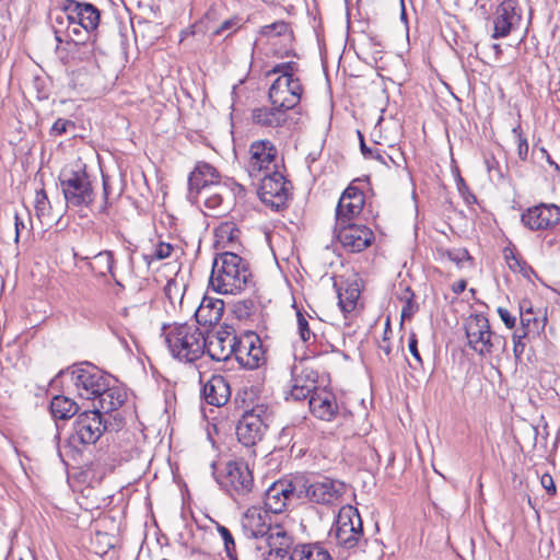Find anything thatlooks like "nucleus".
Segmentation results:
<instances>
[{"instance_id":"nucleus-1","label":"nucleus","mask_w":560,"mask_h":560,"mask_svg":"<svg viewBox=\"0 0 560 560\" xmlns=\"http://www.w3.org/2000/svg\"><path fill=\"white\" fill-rule=\"evenodd\" d=\"M209 283L221 294H240L254 288L249 262L232 252L218 254L212 264Z\"/></svg>"},{"instance_id":"nucleus-2","label":"nucleus","mask_w":560,"mask_h":560,"mask_svg":"<svg viewBox=\"0 0 560 560\" xmlns=\"http://www.w3.org/2000/svg\"><path fill=\"white\" fill-rule=\"evenodd\" d=\"M58 182L68 208H91L94 203L92 175L80 159L60 170Z\"/></svg>"},{"instance_id":"nucleus-3","label":"nucleus","mask_w":560,"mask_h":560,"mask_svg":"<svg viewBox=\"0 0 560 560\" xmlns=\"http://www.w3.org/2000/svg\"><path fill=\"white\" fill-rule=\"evenodd\" d=\"M165 343L173 358L180 362L192 363L205 353L203 331L192 324H173L163 326Z\"/></svg>"},{"instance_id":"nucleus-4","label":"nucleus","mask_w":560,"mask_h":560,"mask_svg":"<svg viewBox=\"0 0 560 560\" xmlns=\"http://www.w3.org/2000/svg\"><path fill=\"white\" fill-rule=\"evenodd\" d=\"M105 430L106 424L103 422L100 410H85L75 418L65 448L75 459L85 446L96 443Z\"/></svg>"},{"instance_id":"nucleus-5","label":"nucleus","mask_w":560,"mask_h":560,"mask_svg":"<svg viewBox=\"0 0 560 560\" xmlns=\"http://www.w3.org/2000/svg\"><path fill=\"white\" fill-rule=\"evenodd\" d=\"M67 373L71 376L77 395L82 399L92 401L107 388V381H110L108 374L89 362L73 364L66 370H61L56 377Z\"/></svg>"},{"instance_id":"nucleus-6","label":"nucleus","mask_w":560,"mask_h":560,"mask_svg":"<svg viewBox=\"0 0 560 560\" xmlns=\"http://www.w3.org/2000/svg\"><path fill=\"white\" fill-rule=\"evenodd\" d=\"M273 419L272 409L265 404H257L245 410L236 425L237 440L245 446L260 442Z\"/></svg>"},{"instance_id":"nucleus-7","label":"nucleus","mask_w":560,"mask_h":560,"mask_svg":"<svg viewBox=\"0 0 560 560\" xmlns=\"http://www.w3.org/2000/svg\"><path fill=\"white\" fill-rule=\"evenodd\" d=\"M215 480L235 501L247 498L254 489L253 472L242 459L228 462Z\"/></svg>"},{"instance_id":"nucleus-8","label":"nucleus","mask_w":560,"mask_h":560,"mask_svg":"<svg viewBox=\"0 0 560 560\" xmlns=\"http://www.w3.org/2000/svg\"><path fill=\"white\" fill-rule=\"evenodd\" d=\"M296 483L301 487L298 499L308 500L317 504H331L346 491L345 483L329 478L311 479L305 475H296Z\"/></svg>"},{"instance_id":"nucleus-9","label":"nucleus","mask_w":560,"mask_h":560,"mask_svg":"<svg viewBox=\"0 0 560 560\" xmlns=\"http://www.w3.org/2000/svg\"><path fill=\"white\" fill-rule=\"evenodd\" d=\"M468 346L479 355L491 354L502 341L501 336L491 331L488 318L482 314L470 316L465 327Z\"/></svg>"},{"instance_id":"nucleus-10","label":"nucleus","mask_w":560,"mask_h":560,"mask_svg":"<svg viewBox=\"0 0 560 560\" xmlns=\"http://www.w3.org/2000/svg\"><path fill=\"white\" fill-rule=\"evenodd\" d=\"M300 488L296 483V475H290L275 481L265 491V509L273 514L284 512L289 504L300 500L298 499Z\"/></svg>"},{"instance_id":"nucleus-11","label":"nucleus","mask_w":560,"mask_h":560,"mask_svg":"<svg viewBox=\"0 0 560 560\" xmlns=\"http://www.w3.org/2000/svg\"><path fill=\"white\" fill-rule=\"evenodd\" d=\"M334 530L338 545L346 549L354 548L363 536L362 520L358 510L352 505L342 506Z\"/></svg>"},{"instance_id":"nucleus-12","label":"nucleus","mask_w":560,"mask_h":560,"mask_svg":"<svg viewBox=\"0 0 560 560\" xmlns=\"http://www.w3.org/2000/svg\"><path fill=\"white\" fill-rule=\"evenodd\" d=\"M258 179L260 180L258 189L260 200L276 211L285 207L289 197L288 185L290 183L285 179L284 175L276 168L262 174Z\"/></svg>"},{"instance_id":"nucleus-13","label":"nucleus","mask_w":560,"mask_h":560,"mask_svg":"<svg viewBox=\"0 0 560 560\" xmlns=\"http://www.w3.org/2000/svg\"><path fill=\"white\" fill-rule=\"evenodd\" d=\"M248 175L260 178L262 174L278 168V150L270 140H256L249 145Z\"/></svg>"},{"instance_id":"nucleus-14","label":"nucleus","mask_w":560,"mask_h":560,"mask_svg":"<svg viewBox=\"0 0 560 560\" xmlns=\"http://www.w3.org/2000/svg\"><path fill=\"white\" fill-rule=\"evenodd\" d=\"M334 233L341 246L350 253H360L370 247L375 240L373 231L363 224H355L352 221L338 224L335 223Z\"/></svg>"},{"instance_id":"nucleus-15","label":"nucleus","mask_w":560,"mask_h":560,"mask_svg":"<svg viewBox=\"0 0 560 560\" xmlns=\"http://www.w3.org/2000/svg\"><path fill=\"white\" fill-rule=\"evenodd\" d=\"M521 221L530 231H547L560 223V208L553 203H540L527 208Z\"/></svg>"},{"instance_id":"nucleus-16","label":"nucleus","mask_w":560,"mask_h":560,"mask_svg":"<svg viewBox=\"0 0 560 560\" xmlns=\"http://www.w3.org/2000/svg\"><path fill=\"white\" fill-rule=\"evenodd\" d=\"M220 184L222 183L218 170L207 162H198L188 177L189 198L197 200L201 194L220 188Z\"/></svg>"},{"instance_id":"nucleus-17","label":"nucleus","mask_w":560,"mask_h":560,"mask_svg":"<svg viewBox=\"0 0 560 560\" xmlns=\"http://www.w3.org/2000/svg\"><path fill=\"white\" fill-rule=\"evenodd\" d=\"M522 20V9L517 0H503L494 12L493 38H503L517 28Z\"/></svg>"},{"instance_id":"nucleus-18","label":"nucleus","mask_w":560,"mask_h":560,"mask_svg":"<svg viewBox=\"0 0 560 560\" xmlns=\"http://www.w3.org/2000/svg\"><path fill=\"white\" fill-rule=\"evenodd\" d=\"M303 86L301 81H288L277 78L269 89V101L287 109L294 108L301 101Z\"/></svg>"},{"instance_id":"nucleus-19","label":"nucleus","mask_w":560,"mask_h":560,"mask_svg":"<svg viewBox=\"0 0 560 560\" xmlns=\"http://www.w3.org/2000/svg\"><path fill=\"white\" fill-rule=\"evenodd\" d=\"M238 337L228 330H220L206 338L207 353L214 361H229L232 357L236 359Z\"/></svg>"},{"instance_id":"nucleus-20","label":"nucleus","mask_w":560,"mask_h":560,"mask_svg":"<svg viewBox=\"0 0 560 560\" xmlns=\"http://www.w3.org/2000/svg\"><path fill=\"white\" fill-rule=\"evenodd\" d=\"M364 194L350 185L341 195L336 207V223L343 224L359 215L364 206Z\"/></svg>"},{"instance_id":"nucleus-21","label":"nucleus","mask_w":560,"mask_h":560,"mask_svg":"<svg viewBox=\"0 0 560 560\" xmlns=\"http://www.w3.org/2000/svg\"><path fill=\"white\" fill-rule=\"evenodd\" d=\"M264 359V350L257 335L249 334L238 337L236 361L240 365L253 370L258 368Z\"/></svg>"},{"instance_id":"nucleus-22","label":"nucleus","mask_w":560,"mask_h":560,"mask_svg":"<svg viewBox=\"0 0 560 560\" xmlns=\"http://www.w3.org/2000/svg\"><path fill=\"white\" fill-rule=\"evenodd\" d=\"M311 412L318 419L330 421L338 413V404L335 395L326 389H317L308 399Z\"/></svg>"},{"instance_id":"nucleus-23","label":"nucleus","mask_w":560,"mask_h":560,"mask_svg":"<svg viewBox=\"0 0 560 560\" xmlns=\"http://www.w3.org/2000/svg\"><path fill=\"white\" fill-rule=\"evenodd\" d=\"M269 512L265 509L252 506L249 508L242 521L244 532L248 537L264 538L270 532Z\"/></svg>"},{"instance_id":"nucleus-24","label":"nucleus","mask_w":560,"mask_h":560,"mask_svg":"<svg viewBox=\"0 0 560 560\" xmlns=\"http://www.w3.org/2000/svg\"><path fill=\"white\" fill-rule=\"evenodd\" d=\"M231 397V387L228 380L219 374L212 375L202 387V398L208 405L224 406Z\"/></svg>"},{"instance_id":"nucleus-25","label":"nucleus","mask_w":560,"mask_h":560,"mask_svg":"<svg viewBox=\"0 0 560 560\" xmlns=\"http://www.w3.org/2000/svg\"><path fill=\"white\" fill-rule=\"evenodd\" d=\"M271 105V107L261 106L253 109L252 120L255 125L265 128H279L287 122V112L289 109L280 107L277 104Z\"/></svg>"},{"instance_id":"nucleus-26","label":"nucleus","mask_w":560,"mask_h":560,"mask_svg":"<svg viewBox=\"0 0 560 560\" xmlns=\"http://www.w3.org/2000/svg\"><path fill=\"white\" fill-rule=\"evenodd\" d=\"M224 313V302L220 299L205 296L195 312L196 322L201 326L217 325Z\"/></svg>"},{"instance_id":"nucleus-27","label":"nucleus","mask_w":560,"mask_h":560,"mask_svg":"<svg viewBox=\"0 0 560 560\" xmlns=\"http://www.w3.org/2000/svg\"><path fill=\"white\" fill-rule=\"evenodd\" d=\"M125 401L126 393L118 387H112L110 381H107V388L97 395L93 401V409L100 410V415L109 413L120 408Z\"/></svg>"},{"instance_id":"nucleus-28","label":"nucleus","mask_w":560,"mask_h":560,"mask_svg":"<svg viewBox=\"0 0 560 560\" xmlns=\"http://www.w3.org/2000/svg\"><path fill=\"white\" fill-rule=\"evenodd\" d=\"M73 8L78 10V23L81 25L82 30H84L86 38H89L90 34L94 32L100 24L101 12L92 3L79 2L77 0Z\"/></svg>"},{"instance_id":"nucleus-29","label":"nucleus","mask_w":560,"mask_h":560,"mask_svg":"<svg viewBox=\"0 0 560 560\" xmlns=\"http://www.w3.org/2000/svg\"><path fill=\"white\" fill-rule=\"evenodd\" d=\"M79 409L73 399L63 395H57L50 401V412L57 420L70 419L78 413Z\"/></svg>"},{"instance_id":"nucleus-30","label":"nucleus","mask_w":560,"mask_h":560,"mask_svg":"<svg viewBox=\"0 0 560 560\" xmlns=\"http://www.w3.org/2000/svg\"><path fill=\"white\" fill-rule=\"evenodd\" d=\"M291 560H332L330 553L318 544L301 545L291 551Z\"/></svg>"},{"instance_id":"nucleus-31","label":"nucleus","mask_w":560,"mask_h":560,"mask_svg":"<svg viewBox=\"0 0 560 560\" xmlns=\"http://www.w3.org/2000/svg\"><path fill=\"white\" fill-rule=\"evenodd\" d=\"M93 259L95 264H90L92 271L102 277L110 275L115 279V256L112 250H102L94 255Z\"/></svg>"},{"instance_id":"nucleus-32","label":"nucleus","mask_w":560,"mask_h":560,"mask_svg":"<svg viewBox=\"0 0 560 560\" xmlns=\"http://www.w3.org/2000/svg\"><path fill=\"white\" fill-rule=\"evenodd\" d=\"M318 373L307 366L293 365L291 370V382H296L301 385H307L308 388L317 390Z\"/></svg>"},{"instance_id":"nucleus-33","label":"nucleus","mask_w":560,"mask_h":560,"mask_svg":"<svg viewBox=\"0 0 560 560\" xmlns=\"http://www.w3.org/2000/svg\"><path fill=\"white\" fill-rule=\"evenodd\" d=\"M503 256L511 270L518 271L526 278H529L530 275L535 273V270L532 268V266H529L522 257H520L515 253L514 248L505 247L503 249Z\"/></svg>"},{"instance_id":"nucleus-34","label":"nucleus","mask_w":560,"mask_h":560,"mask_svg":"<svg viewBox=\"0 0 560 560\" xmlns=\"http://www.w3.org/2000/svg\"><path fill=\"white\" fill-rule=\"evenodd\" d=\"M546 322V316L539 318L534 315L532 308H528L527 311H525V313H522L521 315V324L525 329L524 336H527L529 334L539 335V332L544 330Z\"/></svg>"},{"instance_id":"nucleus-35","label":"nucleus","mask_w":560,"mask_h":560,"mask_svg":"<svg viewBox=\"0 0 560 560\" xmlns=\"http://www.w3.org/2000/svg\"><path fill=\"white\" fill-rule=\"evenodd\" d=\"M436 254L440 259H448L455 262L457 266H462V264L466 260H471V256L468 250L464 247L447 249L444 247H438Z\"/></svg>"},{"instance_id":"nucleus-36","label":"nucleus","mask_w":560,"mask_h":560,"mask_svg":"<svg viewBox=\"0 0 560 560\" xmlns=\"http://www.w3.org/2000/svg\"><path fill=\"white\" fill-rule=\"evenodd\" d=\"M75 0H63L61 3V10L65 15L56 16L55 21L59 25H63L65 20L67 21V27L71 25H79L78 23V10L73 8Z\"/></svg>"},{"instance_id":"nucleus-37","label":"nucleus","mask_w":560,"mask_h":560,"mask_svg":"<svg viewBox=\"0 0 560 560\" xmlns=\"http://www.w3.org/2000/svg\"><path fill=\"white\" fill-rule=\"evenodd\" d=\"M268 548L276 549L278 546L290 545V537L280 526L270 527V532L264 537Z\"/></svg>"},{"instance_id":"nucleus-38","label":"nucleus","mask_w":560,"mask_h":560,"mask_svg":"<svg viewBox=\"0 0 560 560\" xmlns=\"http://www.w3.org/2000/svg\"><path fill=\"white\" fill-rule=\"evenodd\" d=\"M299 71V65L294 61L277 63L268 74H279L278 78L288 79V81H300L295 75Z\"/></svg>"},{"instance_id":"nucleus-39","label":"nucleus","mask_w":560,"mask_h":560,"mask_svg":"<svg viewBox=\"0 0 560 560\" xmlns=\"http://www.w3.org/2000/svg\"><path fill=\"white\" fill-rule=\"evenodd\" d=\"M257 310V301L253 298L243 299L234 304V314L238 319L249 318Z\"/></svg>"},{"instance_id":"nucleus-40","label":"nucleus","mask_w":560,"mask_h":560,"mask_svg":"<svg viewBox=\"0 0 560 560\" xmlns=\"http://www.w3.org/2000/svg\"><path fill=\"white\" fill-rule=\"evenodd\" d=\"M224 191H228L226 186L220 184V188H212V190L203 192L200 196L203 197V203L207 208L217 209L222 203Z\"/></svg>"},{"instance_id":"nucleus-41","label":"nucleus","mask_w":560,"mask_h":560,"mask_svg":"<svg viewBox=\"0 0 560 560\" xmlns=\"http://www.w3.org/2000/svg\"><path fill=\"white\" fill-rule=\"evenodd\" d=\"M183 290L184 285L179 284L175 279L168 280L165 284L164 294L173 306H175L177 301L182 304L184 298Z\"/></svg>"},{"instance_id":"nucleus-42","label":"nucleus","mask_w":560,"mask_h":560,"mask_svg":"<svg viewBox=\"0 0 560 560\" xmlns=\"http://www.w3.org/2000/svg\"><path fill=\"white\" fill-rule=\"evenodd\" d=\"M173 252L170 243H159L150 254H143V259L150 265L153 260H162L168 258Z\"/></svg>"},{"instance_id":"nucleus-43","label":"nucleus","mask_w":560,"mask_h":560,"mask_svg":"<svg viewBox=\"0 0 560 560\" xmlns=\"http://www.w3.org/2000/svg\"><path fill=\"white\" fill-rule=\"evenodd\" d=\"M296 322H298V332L301 340L305 343L314 342L316 340V336L310 327L308 320L302 314L301 311L296 312Z\"/></svg>"},{"instance_id":"nucleus-44","label":"nucleus","mask_w":560,"mask_h":560,"mask_svg":"<svg viewBox=\"0 0 560 560\" xmlns=\"http://www.w3.org/2000/svg\"><path fill=\"white\" fill-rule=\"evenodd\" d=\"M358 135L360 138V150L364 158L377 160V161L382 162L383 164H386L385 158H388L394 164H396L398 166V164L388 154H383L378 149L369 148L365 144L363 135L360 131H358Z\"/></svg>"},{"instance_id":"nucleus-45","label":"nucleus","mask_w":560,"mask_h":560,"mask_svg":"<svg viewBox=\"0 0 560 560\" xmlns=\"http://www.w3.org/2000/svg\"><path fill=\"white\" fill-rule=\"evenodd\" d=\"M512 133L517 139V155L521 161H527L529 145L527 139L524 137L521 125L515 126L512 129Z\"/></svg>"},{"instance_id":"nucleus-46","label":"nucleus","mask_w":560,"mask_h":560,"mask_svg":"<svg viewBox=\"0 0 560 560\" xmlns=\"http://www.w3.org/2000/svg\"><path fill=\"white\" fill-rule=\"evenodd\" d=\"M413 296H415V294L410 290V288H406L405 294L402 296V299H405V301H406V303L401 310L402 318H410L418 311V304L413 301Z\"/></svg>"},{"instance_id":"nucleus-47","label":"nucleus","mask_w":560,"mask_h":560,"mask_svg":"<svg viewBox=\"0 0 560 560\" xmlns=\"http://www.w3.org/2000/svg\"><path fill=\"white\" fill-rule=\"evenodd\" d=\"M315 392V389L308 388L307 385H301L296 382H291V389L289 396L293 400H303L306 398H311V395Z\"/></svg>"},{"instance_id":"nucleus-48","label":"nucleus","mask_w":560,"mask_h":560,"mask_svg":"<svg viewBox=\"0 0 560 560\" xmlns=\"http://www.w3.org/2000/svg\"><path fill=\"white\" fill-rule=\"evenodd\" d=\"M218 532H219L221 538L223 539L226 556L232 557V555L236 553L235 552L236 546H235V541H234V538H233L231 532L225 526H222V525L218 526Z\"/></svg>"},{"instance_id":"nucleus-49","label":"nucleus","mask_w":560,"mask_h":560,"mask_svg":"<svg viewBox=\"0 0 560 560\" xmlns=\"http://www.w3.org/2000/svg\"><path fill=\"white\" fill-rule=\"evenodd\" d=\"M289 31V25L283 21H278L269 25H265L261 28V35L268 36L275 34L277 36H281Z\"/></svg>"},{"instance_id":"nucleus-50","label":"nucleus","mask_w":560,"mask_h":560,"mask_svg":"<svg viewBox=\"0 0 560 560\" xmlns=\"http://www.w3.org/2000/svg\"><path fill=\"white\" fill-rule=\"evenodd\" d=\"M238 21L240 20L237 18L225 20L215 31H213L212 35L220 36L228 33L226 37L230 36L238 28Z\"/></svg>"},{"instance_id":"nucleus-51","label":"nucleus","mask_w":560,"mask_h":560,"mask_svg":"<svg viewBox=\"0 0 560 560\" xmlns=\"http://www.w3.org/2000/svg\"><path fill=\"white\" fill-rule=\"evenodd\" d=\"M102 184H103V203L100 207V213H107L109 206L112 205L109 200V196L112 194V188L109 185L108 176L102 175Z\"/></svg>"},{"instance_id":"nucleus-52","label":"nucleus","mask_w":560,"mask_h":560,"mask_svg":"<svg viewBox=\"0 0 560 560\" xmlns=\"http://www.w3.org/2000/svg\"><path fill=\"white\" fill-rule=\"evenodd\" d=\"M69 128H74L73 121L66 118H58L50 128V135L55 137L61 136L66 133Z\"/></svg>"},{"instance_id":"nucleus-53","label":"nucleus","mask_w":560,"mask_h":560,"mask_svg":"<svg viewBox=\"0 0 560 560\" xmlns=\"http://www.w3.org/2000/svg\"><path fill=\"white\" fill-rule=\"evenodd\" d=\"M290 545H282L276 547V549L269 548L266 560H291V552H289Z\"/></svg>"},{"instance_id":"nucleus-54","label":"nucleus","mask_w":560,"mask_h":560,"mask_svg":"<svg viewBox=\"0 0 560 560\" xmlns=\"http://www.w3.org/2000/svg\"><path fill=\"white\" fill-rule=\"evenodd\" d=\"M339 298V305L343 312H351L354 306L357 299L359 298V293L355 291H352L349 296L343 299V294L341 292L338 293Z\"/></svg>"},{"instance_id":"nucleus-55","label":"nucleus","mask_w":560,"mask_h":560,"mask_svg":"<svg viewBox=\"0 0 560 560\" xmlns=\"http://www.w3.org/2000/svg\"><path fill=\"white\" fill-rule=\"evenodd\" d=\"M81 28V25H71L70 27H66V36L74 44H83L85 38Z\"/></svg>"},{"instance_id":"nucleus-56","label":"nucleus","mask_w":560,"mask_h":560,"mask_svg":"<svg viewBox=\"0 0 560 560\" xmlns=\"http://www.w3.org/2000/svg\"><path fill=\"white\" fill-rule=\"evenodd\" d=\"M408 348L415 360L421 365L422 359L418 350V339L415 332L409 336Z\"/></svg>"},{"instance_id":"nucleus-57","label":"nucleus","mask_w":560,"mask_h":560,"mask_svg":"<svg viewBox=\"0 0 560 560\" xmlns=\"http://www.w3.org/2000/svg\"><path fill=\"white\" fill-rule=\"evenodd\" d=\"M46 203H48L47 195L44 189H40L36 192L35 199V209L38 215L44 212Z\"/></svg>"},{"instance_id":"nucleus-58","label":"nucleus","mask_w":560,"mask_h":560,"mask_svg":"<svg viewBox=\"0 0 560 560\" xmlns=\"http://www.w3.org/2000/svg\"><path fill=\"white\" fill-rule=\"evenodd\" d=\"M498 314L508 328L511 329L515 326L516 319L514 316L511 315V313L506 308L499 307Z\"/></svg>"},{"instance_id":"nucleus-59","label":"nucleus","mask_w":560,"mask_h":560,"mask_svg":"<svg viewBox=\"0 0 560 560\" xmlns=\"http://www.w3.org/2000/svg\"><path fill=\"white\" fill-rule=\"evenodd\" d=\"M540 483L550 495L556 494L557 489L551 475L544 474L540 478Z\"/></svg>"},{"instance_id":"nucleus-60","label":"nucleus","mask_w":560,"mask_h":560,"mask_svg":"<svg viewBox=\"0 0 560 560\" xmlns=\"http://www.w3.org/2000/svg\"><path fill=\"white\" fill-rule=\"evenodd\" d=\"M457 186H458L459 192L463 195V197L465 198V201L467 203H472L476 201L475 195H472L471 192L468 191V187L462 177H459Z\"/></svg>"},{"instance_id":"nucleus-61","label":"nucleus","mask_w":560,"mask_h":560,"mask_svg":"<svg viewBox=\"0 0 560 560\" xmlns=\"http://www.w3.org/2000/svg\"><path fill=\"white\" fill-rule=\"evenodd\" d=\"M14 225H15V243L19 242L20 235L23 230H26V222L19 212L14 213Z\"/></svg>"},{"instance_id":"nucleus-62","label":"nucleus","mask_w":560,"mask_h":560,"mask_svg":"<svg viewBox=\"0 0 560 560\" xmlns=\"http://www.w3.org/2000/svg\"><path fill=\"white\" fill-rule=\"evenodd\" d=\"M525 336L522 335V336H516L514 335L513 337V340H514V348H513V351H514V354L515 357L518 359L523 352H524V349H525V345L524 342L522 341V339L524 338Z\"/></svg>"},{"instance_id":"nucleus-63","label":"nucleus","mask_w":560,"mask_h":560,"mask_svg":"<svg viewBox=\"0 0 560 560\" xmlns=\"http://www.w3.org/2000/svg\"><path fill=\"white\" fill-rule=\"evenodd\" d=\"M378 349L382 351L386 357H389L392 353V345L388 336H384L382 341L378 343Z\"/></svg>"},{"instance_id":"nucleus-64","label":"nucleus","mask_w":560,"mask_h":560,"mask_svg":"<svg viewBox=\"0 0 560 560\" xmlns=\"http://www.w3.org/2000/svg\"><path fill=\"white\" fill-rule=\"evenodd\" d=\"M293 427H285L281 430L279 439L281 441H289L293 436Z\"/></svg>"}]
</instances>
